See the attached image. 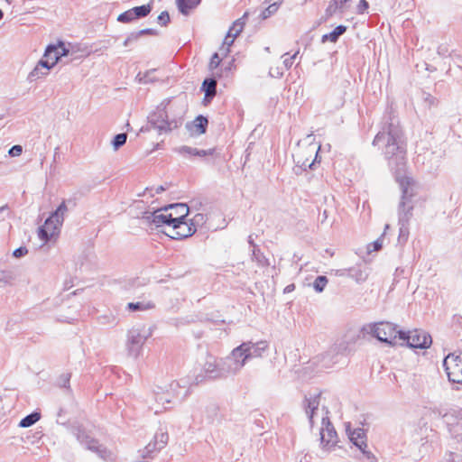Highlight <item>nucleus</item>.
<instances>
[{"label":"nucleus","mask_w":462,"mask_h":462,"mask_svg":"<svg viewBox=\"0 0 462 462\" xmlns=\"http://www.w3.org/2000/svg\"><path fill=\"white\" fill-rule=\"evenodd\" d=\"M373 144L383 148V153L389 167L402 189V197L400 208L405 207L406 199L413 196V180L405 175L406 150L402 139V130L398 122L391 121L375 135Z\"/></svg>","instance_id":"nucleus-1"},{"label":"nucleus","mask_w":462,"mask_h":462,"mask_svg":"<svg viewBox=\"0 0 462 462\" xmlns=\"http://www.w3.org/2000/svg\"><path fill=\"white\" fill-rule=\"evenodd\" d=\"M302 407L313 429L318 427L319 435V448L324 454L331 455V459L340 457L344 458L346 450L338 445L339 439L334 426L329 420L328 411L321 404V393L306 395Z\"/></svg>","instance_id":"nucleus-2"},{"label":"nucleus","mask_w":462,"mask_h":462,"mask_svg":"<svg viewBox=\"0 0 462 462\" xmlns=\"http://www.w3.org/2000/svg\"><path fill=\"white\" fill-rule=\"evenodd\" d=\"M188 213L189 207L186 204L178 203L148 213L143 219L155 227H160L165 224L184 220Z\"/></svg>","instance_id":"nucleus-3"},{"label":"nucleus","mask_w":462,"mask_h":462,"mask_svg":"<svg viewBox=\"0 0 462 462\" xmlns=\"http://www.w3.org/2000/svg\"><path fill=\"white\" fill-rule=\"evenodd\" d=\"M313 136L309 134L305 139L298 143V147L293 153V160L296 166L300 169L311 168L318 157L320 146L313 143Z\"/></svg>","instance_id":"nucleus-4"},{"label":"nucleus","mask_w":462,"mask_h":462,"mask_svg":"<svg viewBox=\"0 0 462 462\" xmlns=\"http://www.w3.org/2000/svg\"><path fill=\"white\" fill-rule=\"evenodd\" d=\"M67 212L68 207L65 201H62L57 209L45 220L44 225L39 227L38 236L42 241L47 243L59 232Z\"/></svg>","instance_id":"nucleus-5"},{"label":"nucleus","mask_w":462,"mask_h":462,"mask_svg":"<svg viewBox=\"0 0 462 462\" xmlns=\"http://www.w3.org/2000/svg\"><path fill=\"white\" fill-rule=\"evenodd\" d=\"M201 371L204 374L196 377L198 383L202 382L203 378L223 379L230 375L226 360L224 358H217L211 355L206 356Z\"/></svg>","instance_id":"nucleus-6"},{"label":"nucleus","mask_w":462,"mask_h":462,"mask_svg":"<svg viewBox=\"0 0 462 462\" xmlns=\"http://www.w3.org/2000/svg\"><path fill=\"white\" fill-rule=\"evenodd\" d=\"M152 331L144 326L134 327L127 332L126 349L129 356L137 357Z\"/></svg>","instance_id":"nucleus-7"},{"label":"nucleus","mask_w":462,"mask_h":462,"mask_svg":"<svg viewBox=\"0 0 462 462\" xmlns=\"http://www.w3.org/2000/svg\"><path fill=\"white\" fill-rule=\"evenodd\" d=\"M348 440L360 450L364 458L369 462H376L375 456L371 451L366 450V430L363 428L351 430L350 423L348 422Z\"/></svg>","instance_id":"nucleus-8"},{"label":"nucleus","mask_w":462,"mask_h":462,"mask_svg":"<svg viewBox=\"0 0 462 462\" xmlns=\"http://www.w3.org/2000/svg\"><path fill=\"white\" fill-rule=\"evenodd\" d=\"M443 367L449 382L462 383V354H448L443 360Z\"/></svg>","instance_id":"nucleus-9"},{"label":"nucleus","mask_w":462,"mask_h":462,"mask_svg":"<svg viewBox=\"0 0 462 462\" xmlns=\"http://www.w3.org/2000/svg\"><path fill=\"white\" fill-rule=\"evenodd\" d=\"M162 227L166 236L177 240L191 236L196 232L194 224H189L185 220L165 224Z\"/></svg>","instance_id":"nucleus-10"},{"label":"nucleus","mask_w":462,"mask_h":462,"mask_svg":"<svg viewBox=\"0 0 462 462\" xmlns=\"http://www.w3.org/2000/svg\"><path fill=\"white\" fill-rule=\"evenodd\" d=\"M245 345H239L231 351L229 356L224 358L227 364L230 375L237 374L249 360V355L245 354Z\"/></svg>","instance_id":"nucleus-11"},{"label":"nucleus","mask_w":462,"mask_h":462,"mask_svg":"<svg viewBox=\"0 0 462 462\" xmlns=\"http://www.w3.org/2000/svg\"><path fill=\"white\" fill-rule=\"evenodd\" d=\"M371 333L379 341L393 345L395 342L397 334L396 327L390 322H379L373 326Z\"/></svg>","instance_id":"nucleus-12"},{"label":"nucleus","mask_w":462,"mask_h":462,"mask_svg":"<svg viewBox=\"0 0 462 462\" xmlns=\"http://www.w3.org/2000/svg\"><path fill=\"white\" fill-rule=\"evenodd\" d=\"M399 338L407 340L408 345L412 348H428L432 343L430 334L418 329L410 332L409 335L399 330Z\"/></svg>","instance_id":"nucleus-13"},{"label":"nucleus","mask_w":462,"mask_h":462,"mask_svg":"<svg viewBox=\"0 0 462 462\" xmlns=\"http://www.w3.org/2000/svg\"><path fill=\"white\" fill-rule=\"evenodd\" d=\"M149 121L159 134L170 132L179 126V121L176 119L169 120L166 111L161 108H158L156 113L150 116Z\"/></svg>","instance_id":"nucleus-14"},{"label":"nucleus","mask_w":462,"mask_h":462,"mask_svg":"<svg viewBox=\"0 0 462 462\" xmlns=\"http://www.w3.org/2000/svg\"><path fill=\"white\" fill-rule=\"evenodd\" d=\"M242 344L245 345V354L249 355V360L252 358H261L269 347L268 342L265 340H260L255 343L247 341Z\"/></svg>","instance_id":"nucleus-15"},{"label":"nucleus","mask_w":462,"mask_h":462,"mask_svg":"<svg viewBox=\"0 0 462 462\" xmlns=\"http://www.w3.org/2000/svg\"><path fill=\"white\" fill-rule=\"evenodd\" d=\"M51 69L45 60H40L32 70L27 76V81L32 83L49 75Z\"/></svg>","instance_id":"nucleus-16"},{"label":"nucleus","mask_w":462,"mask_h":462,"mask_svg":"<svg viewBox=\"0 0 462 462\" xmlns=\"http://www.w3.org/2000/svg\"><path fill=\"white\" fill-rule=\"evenodd\" d=\"M176 152L183 156H199L204 157L213 153V150H199L190 146L183 145L176 149Z\"/></svg>","instance_id":"nucleus-17"},{"label":"nucleus","mask_w":462,"mask_h":462,"mask_svg":"<svg viewBox=\"0 0 462 462\" xmlns=\"http://www.w3.org/2000/svg\"><path fill=\"white\" fill-rule=\"evenodd\" d=\"M348 276L354 279L357 283L364 282L368 277L365 264L349 268Z\"/></svg>","instance_id":"nucleus-18"},{"label":"nucleus","mask_w":462,"mask_h":462,"mask_svg":"<svg viewBox=\"0 0 462 462\" xmlns=\"http://www.w3.org/2000/svg\"><path fill=\"white\" fill-rule=\"evenodd\" d=\"M59 48H56L55 45H49L44 52V55L42 60H45L48 62V65L51 69H52L58 61L60 60V56H58Z\"/></svg>","instance_id":"nucleus-19"},{"label":"nucleus","mask_w":462,"mask_h":462,"mask_svg":"<svg viewBox=\"0 0 462 462\" xmlns=\"http://www.w3.org/2000/svg\"><path fill=\"white\" fill-rule=\"evenodd\" d=\"M175 397L171 392H162L155 393V401L162 406V409H168V405L173 404L175 402Z\"/></svg>","instance_id":"nucleus-20"},{"label":"nucleus","mask_w":462,"mask_h":462,"mask_svg":"<svg viewBox=\"0 0 462 462\" xmlns=\"http://www.w3.org/2000/svg\"><path fill=\"white\" fill-rule=\"evenodd\" d=\"M168 434L166 432L157 433L154 437V443L148 444L146 447L147 452L152 451V449H162L168 442Z\"/></svg>","instance_id":"nucleus-21"},{"label":"nucleus","mask_w":462,"mask_h":462,"mask_svg":"<svg viewBox=\"0 0 462 462\" xmlns=\"http://www.w3.org/2000/svg\"><path fill=\"white\" fill-rule=\"evenodd\" d=\"M200 0H176L179 11L182 14H189V11L199 5Z\"/></svg>","instance_id":"nucleus-22"},{"label":"nucleus","mask_w":462,"mask_h":462,"mask_svg":"<svg viewBox=\"0 0 462 462\" xmlns=\"http://www.w3.org/2000/svg\"><path fill=\"white\" fill-rule=\"evenodd\" d=\"M155 307V304L149 301H138V302H129L127 304V310L131 311H146L149 310H152Z\"/></svg>","instance_id":"nucleus-23"},{"label":"nucleus","mask_w":462,"mask_h":462,"mask_svg":"<svg viewBox=\"0 0 462 462\" xmlns=\"http://www.w3.org/2000/svg\"><path fill=\"white\" fill-rule=\"evenodd\" d=\"M247 15L248 13H245L244 15L234 22L233 25L229 28L228 32L231 33L233 39H236L243 31Z\"/></svg>","instance_id":"nucleus-24"},{"label":"nucleus","mask_w":462,"mask_h":462,"mask_svg":"<svg viewBox=\"0 0 462 462\" xmlns=\"http://www.w3.org/2000/svg\"><path fill=\"white\" fill-rule=\"evenodd\" d=\"M346 31V27L344 25L337 26L331 32L324 34L322 36V42H325L329 41L331 42H337L338 37L342 35Z\"/></svg>","instance_id":"nucleus-25"},{"label":"nucleus","mask_w":462,"mask_h":462,"mask_svg":"<svg viewBox=\"0 0 462 462\" xmlns=\"http://www.w3.org/2000/svg\"><path fill=\"white\" fill-rule=\"evenodd\" d=\"M208 119L202 116H199L192 123V129L197 134H202L206 132Z\"/></svg>","instance_id":"nucleus-26"},{"label":"nucleus","mask_w":462,"mask_h":462,"mask_svg":"<svg viewBox=\"0 0 462 462\" xmlns=\"http://www.w3.org/2000/svg\"><path fill=\"white\" fill-rule=\"evenodd\" d=\"M217 81L214 79H206L203 81L202 88L208 97H213L216 95Z\"/></svg>","instance_id":"nucleus-27"},{"label":"nucleus","mask_w":462,"mask_h":462,"mask_svg":"<svg viewBox=\"0 0 462 462\" xmlns=\"http://www.w3.org/2000/svg\"><path fill=\"white\" fill-rule=\"evenodd\" d=\"M155 69L148 70L144 73L139 72L136 77L135 80L140 84H148L155 81V78L152 76Z\"/></svg>","instance_id":"nucleus-28"},{"label":"nucleus","mask_w":462,"mask_h":462,"mask_svg":"<svg viewBox=\"0 0 462 462\" xmlns=\"http://www.w3.org/2000/svg\"><path fill=\"white\" fill-rule=\"evenodd\" d=\"M41 418L40 413L38 412H32L27 416H25L23 419L21 420L19 426L22 428H28L36 423Z\"/></svg>","instance_id":"nucleus-29"},{"label":"nucleus","mask_w":462,"mask_h":462,"mask_svg":"<svg viewBox=\"0 0 462 462\" xmlns=\"http://www.w3.org/2000/svg\"><path fill=\"white\" fill-rule=\"evenodd\" d=\"M135 19L147 16L152 11V5H143L132 8Z\"/></svg>","instance_id":"nucleus-30"},{"label":"nucleus","mask_w":462,"mask_h":462,"mask_svg":"<svg viewBox=\"0 0 462 462\" xmlns=\"http://www.w3.org/2000/svg\"><path fill=\"white\" fill-rule=\"evenodd\" d=\"M408 220L409 217L407 216V212L400 213L399 222L402 224V226L400 227L399 241L402 239H403V241L407 240L408 231L407 228L404 227V222H407Z\"/></svg>","instance_id":"nucleus-31"},{"label":"nucleus","mask_w":462,"mask_h":462,"mask_svg":"<svg viewBox=\"0 0 462 462\" xmlns=\"http://www.w3.org/2000/svg\"><path fill=\"white\" fill-rule=\"evenodd\" d=\"M328 284V278L326 276L320 275L316 278L313 282V288L317 292H322Z\"/></svg>","instance_id":"nucleus-32"},{"label":"nucleus","mask_w":462,"mask_h":462,"mask_svg":"<svg viewBox=\"0 0 462 462\" xmlns=\"http://www.w3.org/2000/svg\"><path fill=\"white\" fill-rule=\"evenodd\" d=\"M279 9V4L278 3H273L268 7H266L260 14V17L263 20H265L274 14Z\"/></svg>","instance_id":"nucleus-33"},{"label":"nucleus","mask_w":462,"mask_h":462,"mask_svg":"<svg viewBox=\"0 0 462 462\" xmlns=\"http://www.w3.org/2000/svg\"><path fill=\"white\" fill-rule=\"evenodd\" d=\"M126 139L127 134L125 133L116 134L112 142L114 149L118 150L121 146H123L125 143Z\"/></svg>","instance_id":"nucleus-34"},{"label":"nucleus","mask_w":462,"mask_h":462,"mask_svg":"<svg viewBox=\"0 0 462 462\" xmlns=\"http://www.w3.org/2000/svg\"><path fill=\"white\" fill-rule=\"evenodd\" d=\"M135 20V17L134 15V12L132 9H129L121 14L118 15L117 21L121 23H130L132 21Z\"/></svg>","instance_id":"nucleus-35"},{"label":"nucleus","mask_w":462,"mask_h":462,"mask_svg":"<svg viewBox=\"0 0 462 462\" xmlns=\"http://www.w3.org/2000/svg\"><path fill=\"white\" fill-rule=\"evenodd\" d=\"M383 238H384V233L379 238H377L374 242L368 245V246H367L368 252L371 253V252L379 251L383 246Z\"/></svg>","instance_id":"nucleus-36"},{"label":"nucleus","mask_w":462,"mask_h":462,"mask_svg":"<svg viewBox=\"0 0 462 462\" xmlns=\"http://www.w3.org/2000/svg\"><path fill=\"white\" fill-rule=\"evenodd\" d=\"M345 3H346V0H333L328 5L327 12L332 14L337 9H343Z\"/></svg>","instance_id":"nucleus-37"},{"label":"nucleus","mask_w":462,"mask_h":462,"mask_svg":"<svg viewBox=\"0 0 462 462\" xmlns=\"http://www.w3.org/2000/svg\"><path fill=\"white\" fill-rule=\"evenodd\" d=\"M14 280V274L8 271H2L0 277V283L11 284Z\"/></svg>","instance_id":"nucleus-38"},{"label":"nucleus","mask_w":462,"mask_h":462,"mask_svg":"<svg viewBox=\"0 0 462 462\" xmlns=\"http://www.w3.org/2000/svg\"><path fill=\"white\" fill-rule=\"evenodd\" d=\"M235 39H233L231 33L227 32V34L224 40L223 46L221 50L226 54L229 51V47L233 44Z\"/></svg>","instance_id":"nucleus-39"},{"label":"nucleus","mask_w":462,"mask_h":462,"mask_svg":"<svg viewBox=\"0 0 462 462\" xmlns=\"http://www.w3.org/2000/svg\"><path fill=\"white\" fill-rule=\"evenodd\" d=\"M253 255L260 265H267L268 260L260 253L259 250H254Z\"/></svg>","instance_id":"nucleus-40"},{"label":"nucleus","mask_w":462,"mask_h":462,"mask_svg":"<svg viewBox=\"0 0 462 462\" xmlns=\"http://www.w3.org/2000/svg\"><path fill=\"white\" fill-rule=\"evenodd\" d=\"M298 54H299V51H296V52H295L293 55H291V57H287V58H285V56H286L287 54H284V55L282 56V58H284V60H283V64H284V66H285V68H286L287 69H289L292 66L293 61H294V60L296 59V57H297V55H298Z\"/></svg>","instance_id":"nucleus-41"},{"label":"nucleus","mask_w":462,"mask_h":462,"mask_svg":"<svg viewBox=\"0 0 462 462\" xmlns=\"http://www.w3.org/2000/svg\"><path fill=\"white\" fill-rule=\"evenodd\" d=\"M169 22H170V15L168 14V12H166V11L162 12L158 16V23L161 25L165 26Z\"/></svg>","instance_id":"nucleus-42"},{"label":"nucleus","mask_w":462,"mask_h":462,"mask_svg":"<svg viewBox=\"0 0 462 462\" xmlns=\"http://www.w3.org/2000/svg\"><path fill=\"white\" fill-rule=\"evenodd\" d=\"M369 7L366 0H360L356 5V13L364 14Z\"/></svg>","instance_id":"nucleus-43"},{"label":"nucleus","mask_w":462,"mask_h":462,"mask_svg":"<svg viewBox=\"0 0 462 462\" xmlns=\"http://www.w3.org/2000/svg\"><path fill=\"white\" fill-rule=\"evenodd\" d=\"M28 254V249L25 247V246H21L19 248H16L14 252H13V255L15 257V258H20V257H23L24 255H26Z\"/></svg>","instance_id":"nucleus-44"},{"label":"nucleus","mask_w":462,"mask_h":462,"mask_svg":"<svg viewBox=\"0 0 462 462\" xmlns=\"http://www.w3.org/2000/svg\"><path fill=\"white\" fill-rule=\"evenodd\" d=\"M55 46L56 48H59L58 56H60V59L69 54V50L66 48L63 42H60L58 45Z\"/></svg>","instance_id":"nucleus-45"},{"label":"nucleus","mask_w":462,"mask_h":462,"mask_svg":"<svg viewBox=\"0 0 462 462\" xmlns=\"http://www.w3.org/2000/svg\"><path fill=\"white\" fill-rule=\"evenodd\" d=\"M221 61L219 55L217 53H214L211 57L209 67L210 69H216Z\"/></svg>","instance_id":"nucleus-46"},{"label":"nucleus","mask_w":462,"mask_h":462,"mask_svg":"<svg viewBox=\"0 0 462 462\" xmlns=\"http://www.w3.org/2000/svg\"><path fill=\"white\" fill-rule=\"evenodd\" d=\"M85 445L90 450H94V451H97V452L99 451V447L97 445V442L96 440H94V439L86 440Z\"/></svg>","instance_id":"nucleus-47"},{"label":"nucleus","mask_w":462,"mask_h":462,"mask_svg":"<svg viewBox=\"0 0 462 462\" xmlns=\"http://www.w3.org/2000/svg\"><path fill=\"white\" fill-rule=\"evenodd\" d=\"M23 152V148L21 145H14L10 150H9V154L12 156V157H16V156H19L21 155Z\"/></svg>","instance_id":"nucleus-48"},{"label":"nucleus","mask_w":462,"mask_h":462,"mask_svg":"<svg viewBox=\"0 0 462 462\" xmlns=\"http://www.w3.org/2000/svg\"><path fill=\"white\" fill-rule=\"evenodd\" d=\"M139 39V34H135V32L131 33L126 37L124 42V46H128L130 43L136 42Z\"/></svg>","instance_id":"nucleus-49"},{"label":"nucleus","mask_w":462,"mask_h":462,"mask_svg":"<svg viewBox=\"0 0 462 462\" xmlns=\"http://www.w3.org/2000/svg\"><path fill=\"white\" fill-rule=\"evenodd\" d=\"M456 438H457L459 440H462V421L458 422L453 430Z\"/></svg>","instance_id":"nucleus-50"},{"label":"nucleus","mask_w":462,"mask_h":462,"mask_svg":"<svg viewBox=\"0 0 462 462\" xmlns=\"http://www.w3.org/2000/svg\"><path fill=\"white\" fill-rule=\"evenodd\" d=\"M70 374H64L60 376V385L63 387H67L69 382Z\"/></svg>","instance_id":"nucleus-51"},{"label":"nucleus","mask_w":462,"mask_h":462,"mask_svg":"<svg viewBox=\"0 0 462 462\" xmlns=\"http://www.w3.org/2000/svg\"><path fill=\"white\" fill-rule=\"evenodd\" d=\"M424 101L430 106H435L437 105V99L432 97L431 95L428 94L425 98H424Z\"/></svg>","instance_id":"nucleus-52"},{"label":"nucleus","mask_w":462,"mask_h":462,"mask_svg":"<svg viewBox=\"0 0 462 462\" xmlns=\"http://www.w3.org/2000/svg\"><path fill=\"white\" fill-rule=\"evenodd\" d=\"M205 221V217H204V215L202 214H197L193 219H192V223L191 224H197V225H199V224H202L203 222Z\"/></svg>","instance_id":"nucleus-53"},{"label":"nucleus","mask_w":462,"mask_h":462,"mask_svg":"<svg viewBox=\"0 0 462 462\" xmlns=\"http://www.w3.org/2000/svg\"><path fill=\"white\" fill-rule=\"evenodd\" d=\"M152 29H143V30L139 31L138 32H135V34H139V37H140L143 34H147V33H152Z\"/></svg>","instance_id":"nucleus-54"},{"label":"nucleus","mask_w":462,"mask_h":462,"mask_svg":"<svg viewBox=\"0 0 462 462\" xmlns=\"http://www.w3.org/2000/svg\"><path fill=\"white\" fill-rule=\"evenodd\" d=\"M294 289H295L294 284H289L285 287L284 293H289V292L292 291Z\"/></svg>","instance_id":"nucleus-55"},{"label":"nucleus","mask_w":462,"mask_h":462,"mask_svg":"<svg viewBox=\"0 0 462 462\" xmlns=\"http://www.w3.org/2000/svg\"><path fill=\"white\" fill-rule=\"evenodd\" d=\"M151 409H152V410H154V412H155V413H159V412H161V411H162V410H160V409H159V408H157V407H151Z\"/></svg>","instance_id":"nucleus-56"},{"label":"nucleus","mask_w":462,"mask_h":462,"mask_svg":"<svg viewBox=\"0 0 462 462\" xmlns=\"http://www.w3.org/2000/svg\"><path fill=\"white\" fill-rule=\"evenodd\" d=\"M344 106V100L341 99L339 103L337 105V107H342Z\"/></svg>","instance_id":"nucleus-57"},{"label":"nucleus","mask_w":462,"mask_h":462,"mask_svg":"<svg viewBox=\"0 0 462 462\" xmlns=\"http://www.w3.org/2000/svg\"><path fill=\"white\" fill-rule=\"evenodd\" d=\"M162 190H164L163 187H162V186H160V187H158V188H157L156 192H157V193H160V192H162Z\"/></svg>","instance_id":"nucleus-58"},{"label":"nucleus","mask_w":462,"mask_h":462,"mask_svg":"<svg viewBox=\"0 0 462 462\" xmlns=\"http://www.w3.org/2000/svg\"><path fill=\"white\" fill-rule=\"evenodd\" d=\"M6 208H7V205H5V206L1 207L0 208V212L4 211Z\"/></svg>","instance_id":"nucleus-59"},{"label":"nucleus","mask_w":462,"mask_h":462,"mask_svg":"<svg viewBox=\"0 0 462 462\" xmlns=\"http://www.w3.org/2000/svg\"><path fill=\"white\" fill-rule=\"evenodd\" d=\"M3 16H4V13H3V11L0 9V20L3 18Z\"/></svg>","instance_id":"nucleus-60"},{"label":"nucleus","mask_w":462,"mask_h":462,"mask_svg":"<svg viewBox=\"0 0 462 462\" xmlns=\"http://www.w3.org/2000/svg\"><path fill=\"white\" fill-rule=\"evenodd\" d=\"M389 228V225H385V227H384V232Z\"/></svg>","instance_id":"nucleus-61"},{"label":"nucleus","mask_w":462,"mask_h":462,"mask_svg":"<svg viewBox=\"0 0 462 462\" xmlns=\"http://www.w3.org/2000/svg\"><path fill=\"white\" fill-rule=\"evenodd\" d=\"M441 52H443V50H439V49L438 53H439V54H441Z\"/></svg>","instance_id":"nucleus-62"},{"label":"nucleus","mask_w":462,"mask_h":462,"mask_svg":"<svg viewBox=\"0 0 462 462\" xmlns=\"http://www.w3.org/2000/svg\"><path fill=\"white\" fill-rule=\"evenodd\" d=\"M441 52H443V50H439V49L438 53H439V54H441Z\"/></svg>","instance_id":"nucleus-63"}]
</instances>
